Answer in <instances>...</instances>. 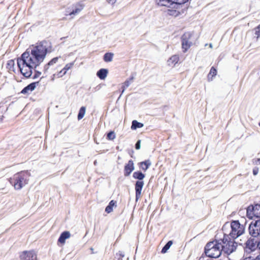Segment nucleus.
I'll list each match as a JSON object with an SVG mask.
<instances>
[{
    "instance_id": "1",
    "label": "nucleus",
    "mask_w": 260,
    "mask_h": 260,
    "mask_svg": "<svg viewBox=\"0 0 260 260\" xmlns=\"http://www.w3.org/2000/svg\"><path fill=\"white\" fill-rule=\"evenodd\" d=\"M51 43L46 40L30 46L17 58V64L21 74L26 78H29L34 70L32 78H38L41 72L36 69L43 62L47 53L51 52Z\"/></svg>"
},
{
    "instance_id": "2",
    "label": "nucleus",
    "mask_w": 260,
    "mask_h": 260,
    "mask_svg": "<svg viewBox=\"0 0 260 260\" xmlns=\"http://www.w3.org/2000/svg\"><path fill=\"white\" fill-rule=\"evenodd\" d=\"M246 216L252 220L248 231L253 235H260V204H251L246 208Z\"/></svg>"
},
{
    "instance_id": "3",
    "label": "nucleus",
    "mask_w": 260,
    "mask_h": 260,
    "mask_svg": "<svg viewBox=\"0 0 260 260\" xmlns=\"http://www.w3.org/2000/svg\"><path fill=\"white\" fill-rule=\"evenodd\" d=\"M241 221L242 223H241L238 220H232L230 223L226 222L223 224L222 230L225 233L226 230L230 227L231 231L229 234L228 235L232 239L235 240L244 234L245 232V226L247 223V220L245 218H243Z\"/></svg>"
},
{
    "instance_id": "4",
    "label": "nucleus",
    "mask_w": 260,
    "mask_h": 260,
    "mask_svg": "<svg viewBox=\"0 0 260 260\" xmlns=\"http://www.w3.org/2000/svg\"><path fill=\"white\" fill-rule=\"evenodd\" d=\"M30 174L28 171H23L15 174L10 180L15 189L19 190L28 183Z\"/></svg>"
},
{
    "instance_id": "5",
    "label": "nucleus",
    "mask_w": 260,
    "mask_h": 260,
    "mask_svg": "<svg viewBox=\"0 0 260 260\" xmlns=\"http://www.w3.org/2000/svg\"><path fill=\"white\" fill-rule=\"evenodd\" d=\"M221 242L215 240L208 242L204 247V253L207 257L218 258L222 253Z\"/></svg>"
},
{
    "instance_id": "6",
    "label": "nucleus",
    "mask_w": 260,
    "mask_h": 260,
    "mask_svg": "<svg viewBox=\"0 0 260 260\" xmlns=\"http://www.w3.org/2000/svg\"><path fill=\"white\" fill-rule=\"evenodd\" d=\"M219 240L222 251L226 254L230 255L236 250L238 243L226 233H224L223 238Z\"/></svg>"
},
{
    "instance_id": "7",
    "label": "nucleus",
    "mask_w": 260,
    "mask_h": 260,
    "mask_svg": "<svg viewBox=\"0 0 260 260\" xmlns=\"http://www.w3.org/2000/svg\"><path fill=\"white\" fill-rule=\"evenodd\" d=\"M133 177L135 179L137 180L135 184V189L136 193V201H138L139 199L141 197L142 190L144 185L143 179L145 177V174L141 171H137L133 173Z\"/></svg>"
},
{
    "instance_id": "8",
    "label": "nucleus",
    "mask_w": 260,
    "mask_h": 260,
    "mask_svg": "<svg viewBox=\"0 0 260 260\" xmlns=\"http://www.w3.org/2000/svg\"><path fill=\"white\" fill-rule=\"evenodd\" d=\"M249 235L251 236L246 242L244 244L243 246L245 252L247 253H250L251 252L254 251L256 249H259V246L258 244L259 241V235H253L250 234L248 231Z\"/></svg>"
},
{
    "instance_id": "9",
    "label": "nucleus",
    "mask_w": 260,
    "mask_h": 260,
    "mask_svg": "<svg viewBox=\"0 0 260 260\" xmlns=\"http://www.w3.org/2000/svg\"><path fill=\"white\" fill-rule=\"evenodd\" d=\"M188 1L189 0H155V3L158 6L177 9Z\"/></svg>"
},
{
    "instance_id": "10",
    "label": "nucleus",
    "mask_w": 260,
    "mask_h": 260,
    "mask_svg": "<svg viewBox=\"0 0 260 260\" xmlns=\"http://www.w3.org/2000/svg\"><path fill=\"white\" fill-rule=\"evenodd\" d=\"M191 36L190 32H186L181 37L182 48L184 53L186 52L192 45V42L189 41Z\"/></svg>"
},
{
    "instance_id": "11",
    "label": "nucleus",
    "mask_w": 260,
    "mask_h": 260,
    "mask_svg": "<svg viewBox=\"0 0 260 260\" xmlns=\"http://www.w3.org/2000/svg\"><path fill=\"white\" fill-rule=\"evenodd\" d=\"M21 260H36L37 255L34 251H24L20 255Z\"/></svg>"
},
{
    "instance_id": "12",
    "label": "nucleus",
    "mask_w": 260,
    "mask_h": 260,
    "mask_svg": "<svg viewBox=\"0 0 260 260\" xmlns=\"http://www.w3.org/2000/svg\"><path fill=\"white\" fill-rule=\"evenodd\" d=\"M135 170L134 162L133 160L130 159L124 166L123 174L125 177L129 176L132 172Z\"/></svg>"
},
{
    "instance_id": "13",
    "label": "nucleus",
    "mask_w": 260,
    "mask_h": 260,
    "mask_svg": "<svg viewBox=\"0 0 260 260\" xmlns=\"http://www.w3.org/2000/svg\"><path fill=\"white\" fill-rule=\"evenodd\" d=\"M39 83V81L37 82H33L28 84L27 86L24 87L20 93L23 94H26L29 93V92H31L35 90L37 85H38Z\"/></svg>"
},
{
    "instance_id": "14",
    "label": "nucleus",
    "mask_w": 260,
    "mask_h": 260,
    "mask_svg": "<svg viewBox=\"0 0 260 260\" xmlns=\"http://www.w3.org/2000/svg\"><path fill=\"white\" fill-rule=\"evenodd\" d=\"M182 7V5L180 6L178 8H173L172 9H169L167 11V13L169 15L177 17L179 16L180 15H181L184 12V11L187 9V8H185L184 9H181V10L180 8Z\"/></svg>"
},
{
    "instance_id": "15",
    "label": "nucleus",
    "mask_w": 260,
    "mask_h": 260,
    "mask_svg": "<svg viewBox=\"0 0 260 260\" xmlns=\"http://www.w3.org/2000/svg\"><path fill=\"white\" fill-rule=\"evenodd\" d=\"M70 236H71V234H70V232L67 231H63V232H62L60 234V235L57 240V243H60L62 244H64L66 242V240L67 239L69 238L70 237Z\"/></svg>"
},
{
    "instance_id": "16",
    "label": "nucleus",
    "mask_w": 260,
    "mask_h": 260,
    "mask_svg": "<svg viewBox=\"0 0 260 260\" xmlns=\"http://www.w3.org/2000/svg\"><path fill=\"white\" fill-rule=\"evenodd\" d=\"M84 6L80 3H77L74 6L73 10L69 13V15H75L83 10Z\"/></svg>"
},
{
    "instance_id": "17",
    "label": "nucleus",
    "mask_w": 260,
    "mask_h": 260,
    "mask_svg": "<svg viewBox=\"0 0 260 260\" xmlns=\"http://www.w3.org/2000/svg\"><path fill=\"white\" fill-rule=\"evenodd\" d=\"M108 74V69L102 68L96 72V76L101 80H104L107 77Z\"/></svg>"
},
{
    "instance_id": "18",
    "label": "nucleus",
    "mask_w": 260,
    "mask_h": 260,
    "mask_svg": "<svg viewBox=\"0 0 260 260\" xmlns=\"http://www.w3.org/2000/svg\"><path fill=\"white\" fill-rule=\"evenodd\" d=\"M151 165L149 159L145 160L139 163L140 168L144 172L146 171Z\"/></svg>"
},
{
    "instance_id": "19",
    "label": "nucleus",
    "mask_w": 260,
    "mask_h": 260,
    "mask_svg": "<svg viewBox=\"0 0 260 260\" xmlns=\"http://www.w3.org/2000/svg\"><path fill=\"white\" fill-rule=\"evenodd\" d=\"M59 58H60V56L59 57H55L51 59L47 63H46L44 67V73H46L47 72L48 69H49L50 66L54 64V63H56Z\"/></svg>"
},
{
    "instance_id": "20",
    "label": "nucleus",
    "mask_w": 260,
    "mask_h": 260,
    "mask_svg": "<svg viewBox=\"0 0 260 260\" xmlns=\"http://www.w3.org/2000/svg\"><path fill=\"white\" fill-rule=\"evenodd\" d=\"M116 201L114 200H111L106 206L105 208V212L107 213H110L113 211V207L116 206Z\"/></svg>"
},
{
    "instance_id": "21",
    "label": "nucleus",
    "mask_w": 260,
    "mask_h": 260,
    "mask_svg": "<svg viewBox=\"0 0 260 260\" xmlns=\"http://www.w3.org/2000/svg\"><path fill=\"white\" fill-rule=\"evenodd\" d=\"M144 126L143 123L138 122L136 120L132 121L131 129L133 130L137 129V128H141Z\"/></svg>"
},
{
    "instance_id": "22",
    "label": "nucleus",
    "mask_w": 260,
    "mask_h": 260,
    "mask_svg": "<svg viewBox=\"0 0 260 260\" xmlns=\"http://www.w3.org/2000/svg\"><path fill=\"white\" fill-rule=\"evenodd\" d=\"M114 56V53L112 52H107L103 56V60L106 62H109L112 61Z\"/></svg>"
},
{
    "instance_id": "23",
    "label": "nucleus",
    "mask_w": 260,
    "mask_h": 260,
    "mask_svg": "<svg viewBox=\"0 0 260 260\" xmlns=\"http://www.w3.org/2000/svg\"><path fill=\"white\" fill-rule=\"evenodd\" d=\"M173 244V241L170 240L167 242V243L164 245L161 250V253H165L167 252V251L170 249V247Z\"/></svg>"
},
{
    "instance_id": "24",
    "label": "nucleus",
    "mask_w": 260,
    "mask_h": 260,
    "mask_svg": "<svg viewBox=\"0 0 260 260\" xmlns=\"http://www.w3.org/2000/svg\"><path fill=\"white\" fill-rule=\"evenodd\" d=\"M179 60V56L177 55H174L172 56L168 60V62H169V64H170L171 63L173 64H176L177 63H178V61Z\"/></svg>"
},
{
    "instance_id": "25",
    "label": "nucleus",
    "mask_w": 260,
    "mask_h": 260,
    "mask_svg": "<svg viewBox=\"0 0 260 260\" xmlns=\"http://www.w3.org/2000/svg\"><path fill=\"white\" fill-rule=\"evenodd\" d=\"M85 111H86V107H85L82 106L80 108L78 115H77V118L79 120H81V119H82L83 118V117L84 116L85 114Z\"/></svg>"
},
{
    "instance_id": "26",
    "label": "nucleus",
    "mask_w": 260,
    "mask_h": 260,
    "mask_svg": "<svg viewBox=\"0 0 260 260\" xmlns=\"http://www.w3.org/2000/svg\"><path fill=\"white\" fill-rule=\"evenodd\" d=\"M115 137V134L113 131H110L107 134L106 139L108 140H113Z\"/></svg>"
},
{
    "instance_id": "27",
    "label": "nucleus",
    "mask_w": 260,
    "mask_h": 260,
    "mask_svg": "<svg viewBox=\"0 0 260 260\" xmlns=\"http://www.w3.org/2000/svg\"><path fill=\"white\" fill-rule=\"evenodd\" d=\"M216 74H217L216 69L214 67H212L210 69V72L208 75V80H210V76H211V78H212L213 77L215 76L216 75Z\"/></svg>"
},
{
    "instance_id": "28",
    "label": "nucleus",
    "mask_w": 260,
    "mask_h": 260,
    "mask_svg": "<svg viewBox=\"0 0 260 260\" xmlns=\"http://www.w3.org/2000/svg\"><path fill=\"white\" fill-rule=\"evenodd\" d=\"M15 62L14 60L11 59L7 61V68L10 70L14 71Z\"/></svg>"
},
{
    "instance_id": "29",
    "label": "nucleus",
    "mask_w": 260,
    "mask_h": 260,
    "mask_svg": "<svg viewBox=\"0 0 260 260\" xmlns=\"http://www.w3.org/2000/svg\"><path fill=\"white\" fill-rule=\"evenodd\" d=\"M74 65V62H71L67 64L65 67L63 68V70H64V72L63 73L62 75H61L60 76H62L64 75H65L67 73V72L70 70Z\"/></svg>"
},
{
    "instance_id": "30",
    "label": "nucleus",
    "mask_w": 260,
    "mask_h": 260,
    "mask_svg": "<svg viewBox=\"0 0 260 260\" xmlns=\"http://www.w3.org/2000/svg\"><path fill=\"white\" fill-rule=\"evenodd\" d=\"M130 84H131V83L129 80H126L125 81V82L123 83V84L121 87V88H122L121 94L124 91L125 88L128 87Z\"/></svg>"
},
{
    "instance_id": "31",
    "label": "nucleus",
    "mask_w": 260,
    "mask_h": 260,
    "mask_svg": "<svg viewBox=\"0 0 260 260\" xmlns=\"http://www.w3.org/2000/svg\"><path fill=\"white\" fill-rule=\"evenodd\" d=\"M255 35H256V38L258 39L260 37V24L255 28Z\"/></svg>"
},
{
    "instance_id": "32",
    "label": "nucleus",
    "mask_w": 260,
    "mask_h": 260,
    "mask_svg": "<svg viewBox=\"0 0 260 260\" xmlns=\"http://www.w3.org/2000/svg\"><path fill=\"white\" fill-rule=\"evenodd\" d=\"M116 255L117 260H122V258L124 256L123 252L121 251H119Z\"/></svg>"
},
{
    "instance_id": "33",
    "label": "nucleus",
    "mask_w": 260,
    "mask_h": 260,
    "mask_svg": "<svg viewBox=\"0 0 260 260\" xmlns=\"http://www.w3.org/2000/svg\"><path fill=\"white\" fill-rule=\"evenodd\" d=\"M141 140H138L135 144V149L136 150H139L141 148Z\"/></svg>"
},
{
    "instance_id": "34",
    "label": "nucleus",
    "mask_w": 260,
    "mask_h": 260,
    "mask_svg": "<svg viewBox=\"0 0 260 260\" xmlns=\"http://www.w3.org/2000/svg\"><path fill=\"white\" fill-rule=\"evenodd\" d=\"M252 162L254 165H260V158L253 159Z\"/></svg>"
},
{
    "instance_id": "35",
    "label": "nucleus",
    "mask_w": 260,
    "mask_h": 260,
    "mask_svg": "<svg viewBox=\"0 0 260 260\" xmlns=\"http://www.w3.org/2000/svg\"><path fill=\"white\" fill-rule=\"evenodd\" d=\"M135 75L136 73H132L130 77L128 79H127V80H129L130 81V83H131L132 82H133Z\"/></svg>"
},
{
    "instance_id": "36",
    "label": "nucleus",
    "mask_w": 260,
    "mask_h": 260,
    "mask_svg": "<svg viewBox=\"0 0 260 260\" xmlns=\"http://www.w3.org/2000/svg\"><path fill=\"white\" fill-rule=\"evenodd\" d=\"M258 172V168L257 167H255L253 169L252 173L253 175H256Z\"/></svg>"
},
{
    "instance_id": "37",
    "label": "nucleus",
    "mask_w": 260,
    "mask_h": 260,
    "mask_svg": "<svg viewBox=\"0 0 260 260\" xmlns=\"http://www.w3.org/2000/svg\"><path fill=\"white\" fill-rule=\"evenodd\" d=\"M243 260H256V257L255 258H254L253 257H252L251 256H249L248 257H247L244 258Z\"/></svg>"
},
{
    "instance_id": "38",
    "label": "nucleus",
    "mask_w": 260,
    "mask_h": 260,
    "mask_svg": "<svg viewBox=\"0 0 260 260\" xmlns=\"http://www.w3.org/2000/svg\"><path fill=\"white\" fill-rule=\"evenodd\" d=\"M107 1L109 3V4H111V5H113L114 4L116 0H107Z\"/></svg>"
},
{
    "instance_id": "39",
    "label": "nucleus",
    "mask_w": 260,
    "mask_h": 260,
    "mask_svg": "<svg viewBox=\"0 0 260 260\" xmlns=\"http://www.w3.org/2000/svg\"><path fill=\"white\" fill-rule=\"evenodd\" d=\"M134 153V150H131V151H129L128 153L130 155L131 157H134V156H133V153Z\"/></svg>"
},
{
    "instance_id": "40",
    "label": "nucleus",
    "mask_w": 260,
    "mask_h": 260,
    "mask_svg": "<svg viewBox=\"0 0 260 260\" xmlns=\"http://www.w3.org/2000/svg\"><path fill=\"white\" fill-rule=\"evenodd\" d=\"M90 250H91V253H92V254L94 253V251H93V250H94V249H93V248L92 247H91V248H90Z\"/></svg>"
},
{
    "instance_id": "41",
    "label": "nucleus",
    "mask_w": 260,
    "mask_h": 260,
    "mask_svg": "<svg viewBox=\"0 0 260 260\" xmlns=\"http://www.w3.org/2000/svg\"><path fill=\"white\" fill-rule=\"evenodd\" d=\"M256 259L260 260V254L259 255H258L257 256H256Z\"/></svg>"
},
{
    "instance_id": "42",
    "label": "nucleus",
    "mask_w": 260,
    "mask_h": 260,
    "mask_svg": "<svg viewBox=\"0 0 260 260\" xmlns=\"http://www.w3.org/2000/svg\"><path fill=\"white\" fill-rule=\"evenodd\" d=\"M64 72V70H63V68L62 69V70L59 72V74L61 75H62L63 74V73Z\"/></svg>"
},
{
    "instance_id": "43",
    "label": "nucleus",
    "mask_w": 260,
    "mask_h": 260,
    "mask_svg": "<svg viewBox=\"0 0 260 260\" xmlns=\"http://www.w3.org/2000/svg\"><path fill=\"white\" fill-rule=\"evenodd\" d=\"M167 109H168V107L167 106H164V110H167Z\"/></svg>"
},
{
    "instance_id": "44",
    "label": "nucleus",
    "mask_w": 260,
    "mask_h": 260,
    "mask_svg": "<svg viewBox=\"0 0 260 260\" xmlns=\"http://www.w3.org/2000/svg\"><path fill=\"white\" fill-rule=\"evenodd\" d=\"M258 246H259V249H260V239H259V242H258Z\"/></svg>"
},
{
    "instance_id": "45",
    "label": "nucleus",
    "mask_w": 260,
    "mask_h": 260,
    "mask_svg": "<svg viewBox=\"0 0 260 260\" xmlns=\"http://www.w3.org/2000/svg\"><path fill=\"white\" fill-rule=\"evenodd\" d=\"M67 37H62L60 38V40H63V39H64L65 38H66Z\"/></svg>"
},
{
    "instance_id": "46",
    "label": "nucleus",
    "mask_w": 260,
    "mask_h": 260,
    "mask_svg": "<svg viewBox=\"0 0 260 260\" xmlns=\"http://www.w3.org/2000/svg\"><path fill=\"white\" fill-rule=\"evenodd\" d=\"M210 47L211 48H212V44H210Z\"/></svg>"
},
{
    "instance_id": "47",
    "label": "nucleus",
    "mask_w": 260,
    "mask_h": 260,
    "mask_svg": "<svg viewBox=\"0 0 260 260\" xmlns=\"http://www.w3.org/2000/svg\"><path fill=\"white\" fill-rule=\"evenodd\" d=\"M118 159H120V156H118Z\"/></svg>"
},
{
    "instance_id": "48",
    "label": "nucleus",
    "mask_w": 260,
    "mask_h": 260,
    "mask_svg": "<svg viewBox=\"0 0 260 260\" xmlns=\"http://www.w3.org/2000/svg\"><path fill=\"white\" fill-rule=\"evenodd\" d=\"M94 164H96V161H94Z\"/></svg>"
},
{
    "instance_id": "49",
    "label": "nucleus",
    "mask_w": 260,
    "mask_h": 260,
    "mask_svg": "<svg viewBox=\"0 0 260 260\" xmlns=\"http://www.w3.org/2000/svg\"><path fill=\"white\" fill-rule=\"evenodd\" d=\"M258 125L260 126V122L258 123Z\"/></svg>"
},
{
    "instance_id": "50",
    "label": "nucleus",
    "mask_w": 260,
    "mask_h": 260,
    "mask_svg": "<svg viewBox=\"0 0 260 260\" xmlns=\"http://www.w3.org/2000/svg\"><path fill=\"white\" fill-rule=\"evenodd\" d=\"M219 260H220V259H219Z\"/></svg>"
}]
</instances>
